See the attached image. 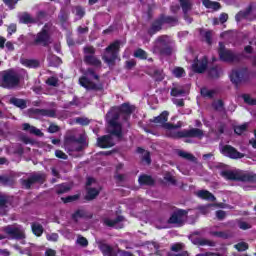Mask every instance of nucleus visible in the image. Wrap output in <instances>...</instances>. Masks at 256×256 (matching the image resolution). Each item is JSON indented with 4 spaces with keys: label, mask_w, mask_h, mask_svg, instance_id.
<instances>
[{
    "label": "nucleus",
    "mask_w": 256,
    "mask_h": 256,
    "mask_svg": "<svg viewBox=\"0 0 256 256\" xmlns=\"http://www.w3.org/2000/svg\"><path fill=\"white\" fill-rule=\"evenodd\" d=\"M163 25H170V27H175L179 25V18L177 16H169L165 14H160L158 18L150 24V27L147 29L149 37L157 35L159 31L163 30Z\"/></svg>",
    "instance_id": "f257e3e1"
},
{
    "label": "nucleus",
    "mask_w": 256,
    "mask_h": 256,
    "mask_svg": "<svg viewBox=\"0 0 256 256\" xmlns=\"http://www.w3.org/2000/svg\"><path fill=\"white\" fill-rule=\"evenodd\" d=\"M85 76H82L79 78V85L86 89V91H103V83H95L89 79V77H92L94 81H99L100 76L95 72V69L93 68H88L86 69Z\"/></svg>",
    "instance_id": "f03ea898"
},
{
    "label": "nucleus",
    "mask_w": 256,
    "mask_h": 256,
    "mask_svg": "<svg viewBox=\"0 0 256 256\" xmlns=\"http://www.w3.org/2000/svg\"><path fill=\"white\" fill-rule=\"evenodd\" d=\"M21 83V75L13 69L2 71L0 74V87L3 89H15Z\"/></svg>",
    "instance_id": "7ed1b4c3"
},
{
    "label": "nucleus",
    "mask_w": 256,
    "mask_h": 256,
    "mask_svg": "<svg viewBox=\"0 0 256 256\" xmlns=\"http://www.w3.org/2000/svg\"><path fill=\"white\" fill-rule=\"evenodd\" d=\"M221 177L227 181H240L241 183H256L255 173H242L238 171L223 170Z\"/></svg>",
    "instance_id": "20e7f679"
},
{
    "label": "nucleus",
    "mask_w": 256,
    "mask_h": 256,
    "mask_svg": "<svg viewBox=\"0 0 256 256\" xmlns=\"http://www.w3.org/2000/svg\"><path fill=\"white\" fill-rule=\"evenodd\" d=\"M51 43H53V38L51 37V24L46 23L34 36L31 45L34 47H49Z\"/></svg>",
    "instance_id": "39448f33"
},
{
    "label": "nucleus",
    "mask_w": 256,
    "mask_h": 256,
    "mask_svg": "<svg viewBox=\"0 0 256 256\" xmlns=\"http://www.w3.org/2000/svg\"><path fill=\"white\" fill-rule=\"evenodd\" d=\"M119 51H121V41L115 40L105 48L102 61H104L108 67L115 66V61H117L119 57Z\"/></svg>",
    "instance_id": "423d86ee"
},
{
    "label": "nucleus",
    "mask_w": 256,
    "mask_h": 256,
    "mask_svg": "<svg viewBox=\"0 0 256 256\" xmlns=\"http://www.w3.org/2000/svg\"><path fill=\"white\" fill-rule=\"evenodd\" d=\"M85 145H87V139L83 135H80L79 138L75 137V135H70L64 139L65 148L71 152L81 153Z\"/></svg>",
    "instance_id": "0eeeda50"
},
{
    "label": "nucleus",
    "mask_w": 256,
    "mask_h": 256,
    "mask_svg": "<svg viewBox=\"0 0 256 256\" xmlns=\"http://www.w3.org/2000/svg\"><path fill=\"white\" fill-rule=\"evenodd\" d=\"M171 139H203L205 132L199 128L184 129L170 133Z\"/></svg>",
    "instance_id": "6e6552de"
},
{
    "label": "nucleus",
    "mask_w": 256,
    "mask_h": 256,
    "mask_svg": "<svg viewBox=\"0 0 256 256\" xmlns=\"http://www.w3.org/2000/svg\"><path fill=\"white\" fill-rule=\"evenodd\" d=\"M151 123H154V125H157V127H162V129H165L166 131H173V129H181V123L173 124L169 123V112L163 111L160 115L153 117L149 120Z\"/></svg>",
    "instance_id": "1a4fd4ad"
},
{
    "label": "nucleus",
    "mask_w": 256,
    "mask_h": 256,
    "mask_svg": "<svg viewBox=\"0 0 256 256\" xmlns=\"http://www.w3.org/2000/svg\"><path fill=\"white\" fill-rule=\"evenodd\" d=\"M119 117H123L119 110L111 114V119L108 121L110 126L109 134L117 137V139H123V125L118 122Z\"/></svg>",
    "instance_id": "9d476101"
},
{
    "label": "nucleus",
    "mask_w": 256,
    "mask_h": 256,
    "mask_svg": "<svg viewBox=\"0 0 256 256\" xmlns=\"http://www.w3.org/2000/svg\"><path fill=\"white\" fill-rule=\"evenodd\" d=\"M189 211L181 208H176L167 220L168 225H176V227H183L185 219H187Z\"/></svg>",
    "instance_id": "9b49d317"
},
{
    "label": "nucleus",
    "mask_w": 256,
    "mask_h": 256,
    "mask_svg": "<svg viewBox=\"0 0 256 256\" xmlns=\"http://www.w3.org/2000/svg\"><path fill=\"white\" fill-rule=\"evenodd\" d=\"M84 58L83 61L85 65H89L91 67H101L102 62L95 56L96 50L93 46H86L83 48Z\"/></svg>",
    "instance_id": "f8f14e48"
},
{
    "label": "nucleus",
    "mask_w": 256,
    "mask_h": 256,
    "mask_svg": "<svg viewBox=\"0 0 256 256\" xmlns=\"http://www.w3.org/2000/svg\"><path fill=\"white\" fill-rule=\"evenodd\" d=\"M47 181V174L43 172L33 173L27 179L21 181L22 187L25 189H31L33 185L38 183L39 185H43Z\"/></svg>",
    "instance_id": "ddd939ff"
},
{
    "label": "nucleus",
    "mask_w": 256,
    "mask_h": 256,
    "mask_svg": "<svg viewBox=\"0 0 256 256\" xmlns=\"http://www.w3.org/2000/svg\"><path fill=\"white\" fill-rule=\"evenodd\" d=\"M158 43V51L160 55H165L166 57H169L173 54V47H171V42L167 40V35H162L157 38Z\"/></svg>",
    "instance_id": "4468645a"
},
{
    "label": "nucleus",
    "mask_w": 256,
    "mask_h": 256,
    "mask_svg": "<svg viewBox=\"0 0 256 256\" xmlns=\"http://www.w3.org/2000/svg\"><path fill=\"white\" fill-rule=\"evenodd\" d=\"M230 81L236 87H239L241 83H247L249 81V72H247V69L233 70L230 74Z\"/></svg>",
    "instance_id": "2eb2a0df"
},
{
    "label": "nucleus",
    "mask_w": 256,
    "mask_h": 256,
    "mask_svg": "<svg viewBox=\"0 0 256 256\" xmlns=\"http://www.w3.org/2000/svg\"><path fill=\"white\" fill-rule=\"evenodd\" d=\"M3 232L8 235L10 239H15L16 241L25 239V230H23L21 227L8 225L3 228Z\"/></svg>",
    "instance_id": "dca6fc26"
},
{
    "label": "nucleus",
    "mask_w": 256,
    "mask_h": 256,
    "mask_svg": "<svg viewBox=\"0 0 256 256\" xmlns=\"http://www.w3.org/2000/svg\"><path fill=\"white\" fill-rule=\"evenodd\" d=\"M220 153L224 157H228V159H243L245 157L244 153L237 151V148L233 147L232 145L226 144L220 148Z\"/></svg>",
    "instance_id": "f3484780"
},
{
    "label": "nucleus",
    "mask_w": 256,
    "mask_h": 256,
    "mask_svg": "<svg viewBox=\"0 0 256 256\" xmlns=\"http://www.w3.org/2000/svg\"><path fill=\"white\" fill-rule=\"evenodd\" d=\"M220 61L224 63H239L243 59V54L234 53L232 50L228 49L227 51L222 50L220 52Z\"/></svg>",
    "instance_id": "a211bd4d"
},
{
    "label": "nucleus",
    "mask_w": 256,
    "mask_h": 256,
    "mask_svg": "<svg viewBox=\"0 0 256 256\" xmlns=\"http://www.w3.org/2000/svg\"><path fill=\"white\" fill-rule=\"evenodd\" d=\"M208 66L209 58L207 56H203L201 59L196 58L192 63V71L193 73L203 74L207 71Z\"/></svg>",
    "instance_id": "6ab92c4d"
},
{
    "label": "nucleus",
    "mask_w": 256,
    "mask_h": 256,
    "mask_svg": "<svg viewBox=\"0 0 256 256\" xmlns=\"http://www.w3.org/2000/svg\"><path fill=\"white\" fill-rule=\"evenodd\" d=\"M112 134L103 135L97 138V147L100 149H111V147H115V142L113 141Z\"/></svg>",
    "instance_id": "aec40b11"
},
{
    "label": "nucleus",
    "mask_w": 256,
    "mask_h": 256,
    "mask_svg": "<svg viewBox=\"0 0 256 256\" xmlns=\"http://www.w3.org/2000/svg\"><path fill=\"white\" fill-rule=\"evenodd\" d=\"M28 113L29 115H39L40 117H50L51 119L57 117V112L53 109L30 108Z\"/></svg>",
    "instance_id": "412c9836"
},
{
    "label": "nucleus",
    "mask_w": 256,
    "mask_h": 256,
    "mask_svg": "<svg viewBox=\"0 0 256 256\" xmlns=\"http://www.w3.org/2000/svg\"><path fill=\"white\" fill-rule=\"evenodd\" d=\"M117 111L122 114L123 121H129V119H131V115L135 111V107L131 106L129 103H123L117 107Z\"/></svg>",
    "instance_id": "4be33fe9"
},
{
    "label": "nucleus",
    "mask_w": 256,
    "mask_h": 256,
    "mask_svg": "<svg viewBox=\"0 0 256 256\" xmlns=\"http://www.w3.org/2000/svg\"><path fill=\"white\" fill-rule=\"evenodd\" d=\"M98 247L103 256H117V250L107 243L100 242Z\"/></svg>",
    "instance_id": "5701e85b"
},
{
    "label": "nucleus",
    "mask_w": 256,
    "mask_h": 256,
    "mask_svg": "<svg viewBox=\"0 0 256 256\" xmlns=\"http://www.w3.org/2000/svg\"><path fill=\"white\" fill-rule=\"evenodd\" d=\"M207 73L209 79H219L223 75V68L219 65L210 66Z\"/></svg>",
    "instance_id": "b1692460"
},
{
    "label": "nucleus",
    "mask_w": 256,
    "mask_h": 256,
    "mask_svg": "<svg viewBox=\"0 0 256 256\" xmlns=\"http://www.w3.org/2000/svg\"><path fill=\"white\" fill-rule=\"evenodd\" d=\"M19 23L22 25H35L37 23V19L33 18L29 12H23L19 16Z\"/></svg>",
    "instance_id": "393cba45"
},
{
    "label": "nucleus",
    "mask_w": 256,
    "mask_h": 256,
    "mask_svg": "<svg viewBox=\"0 0 256 256\" xmlns=\"http://www.w3.org/2000/svg\"><path fill=\"white\" fill-rule=\"evenodd\" d=\"M71 219L74 223H79V219H89V213L85 209H77L72 213Z\"/></svg>",
    "instance_id": "a878e982"
},
{
    "label": "nucleus",
    "mask_w": 256,
    "mask_h": 256,
    "mask_svg": "<svg viewBox=\"0 0 256 256\" xmlns=\"http://www.w3.org/2000/svg\"><path fill=\"white\" fill-rule=\"evenodd\" d=\"M22 131L30 133V135H36V137L43 136V132H41L37 127L31 126L29 123L22 124Z\"/></svg>",
    "instance_id": "bb28decb"
},
{
    "label": "nucleus",
    "mask_w": 256,
    "mask_h": 256,
    "mask_svg": "<svg viewBox=\"0 0 256 256\" xmlns=\"http://www.w3.org/2000/svg\"><path fill=\"white\" fill-rule=\"evenodd\" d=\"M139 185H146L148 187H153L155 185V179H153V176L142 174L138 178Z\"/></svg>",
    "instance_id": "cd10ccee"
},
{
    "label": "nucleus",
    "mask_w": 256,
    "mask_h": 256,
    "mask_svg": "<svg viewBox=\"0 0 256 256\" xmlns=\"http://www.w3.org/2000/svg\"><path fill=\"white\" fill-rule=\"evenodd\" d=\"M252 11H253V6L249 5L245 10L239 11L235 15V21L237 23H240V21H243V19H247V17L251 15Z\"/></svg>",
    "instance_id": "c85d7f7f"
},
{
    "label": "nucleus",
    "mask_w": 256,
    "mask_h": 256,
    "mask_svg": "<svg viewBox=\"0 0 256 256\" xmlns=\"http://www.w3.org/2000/svg\"><path fill=\"white\" fill-rule=\"evenodd\" d=\"M21 65L28 69H39V67H41V62L37 59H22Z\"/></svg>",
    "instance_id": "c756f323"
},
{
    "label": "nucleus",
    "mask_w": 256,
    "mask_h": 256,
    "mask_svg": "<svg viewBox=\"0 0 256 256\" xmlns=\"http://www.w3.org/2000/svg\"><path fill=\"white\" fill-rule=\"evenodd\" d=\"M10 105H14V107H17L18 109H27V100L17 98V97H12L9 100Z\"/></svg>",
    "instance_id": "7c9ffc66"
},
{
    "label": "nucleus",
    "mask_w": 256,
    "mask_h": 256,
    "mask_svg": "<svg viewBox=\"0 0 256 256\" xmlns=\"http://www.w3.org/2000/svg\"><path fill=\"white\" fill-rule=\"evenodd\" d=\"M197 197H199V199H204L205 201H212V203H214V201H217V198L215 197V195H213V193H211L208 190L198 191Z\"/></svg>",
    "instance_id": "2f4dec72"
},
{
    "label": "nucleus",
    "mask_w": 256,
    "mask_h": 256,
    "mask_svg": "<svg viewBox=\"0 0 256 256\" xmlns=\"http://www.w3.org/2000/svg\"><path fill=\"white\" fill-rule=\"evenodd\" d=\"M192 243L193 245H199L200 247H205V245L208 247H215V245H217L215 241L207 240L205 238H193Z\"/></svg>",
    "instance_id": "473e14b6"
},
{
    "label": "nucleus",
    "mask_w": 256,
    "mask_h": 256,
    "mask_svg": "<svg viewBox=\"0 0 256 256\" xmlns=\"http://www.w3.org/2000/svg\"><path fill=\"white\" fill-rule=\"evenodd\" d=\"M233 130L235 135L241 137V135H244V133H247V131H249V123L245 122L241 125H235L233 126Z\"/></svg>",
    "instance_id": "72a5a7b5"
},
{
    "label": "nucleus",
    "mask_w": 256,
    "mask_h": 256,
    "mask_svg": "<svg viewBox=\"0 0 256 256\" xmlns=\"http://www.w3.org/2000/svg\"><path fill=\"white\" fill-rule=\"evenodd\" d=\"M179 3L183 11L184 17H187L189 11L193 9V2H191V0H179Z\"/></svg>",
    "instance_id": "f704fd0d"
},
{
    "label": "nucleus",
    "mask_w": 256,
    "mask_h": 256,
    "mask_svg": "<svg viewBox=\"0 0 256 256\" xmlns=\"http://www.w3.org/2000/svg\"><path fill=\"white\" fill-rule=\"evenodd\" d=\"M202 5H204L206 9H213V11H219V9H221V3L211 0H203Z\"/></svg>",
    "instance_id": "c9c22d12"
},
{
    "label": "nucleus",
    "mask_w": 256,
    "mask_h": 256,
    "mask_svg": "<svg viewBox=\"0 0 256 256\" xmlns=\"http://www.w3.org/2000/svg\"><path fill=\"white\" fill-rule=\"evenodd\" d=\"M124 219L125 218L121 215H118L114 220L106 218L104 219V225H106V227H115L118 223L123 222Z\"/></svg>",
    "instance_id": "e433bc0d"
},
{
    "label": "nucleus",
    "mask_w": 256,
    "mask_h": 256,
    "mask_svg": "<svg viewBox=\"0 0 256 256\" xmlns=\"http://www.w3.org/2000/svg\"><path fill=\"white\" fill-rule=\"evenodd\" d=\"M31 229H32V233L36 237H41V235H43V231H45V229L43 228V225L37 222H34L31 224Z\"/></svg>",
    "instance_id": "4c0bfd02"
},
{
    "label": "nucleus",
    "mask_w": 256,
    "mask_h": 256,
    "mask_svg": "<svg viewBox=\"0 0 256 256\" xmlns=\"http://www.w3.org/2000/svg\"><path fill=\"white\" fill-rule=\"evenodd\" d=\"M210 235L212 237H218V239H231L233 237L231 233L225 231H211Z\"/></svg>",
    "instance_id": "58836bf2"
},
{
    "label": "nucleus",
    "mask_w": 256,
    "mask_h": 256,
    "mask_svg": "<svg viewBox=\"0 0 256 256\" xmlns=\"http://www.w3.org/2000/svg\"><path fill=\"white\" fill-rule=\"evenodd\" d=\"M177 154H178V157H181L182 159H186V161H191L192 163H195V161H197V158H195V156L189 152L178 150Z\"/></svg>",
    "instance_id": "ea45409f"
},
{
    "label": "nucleus",
    "mask_w": 256,
    "mask_h": 256,
    "mask_svg": "<svg viewBox=\"0 0 256 256\" xmlns=\"http://www.w3.org/2000/svg\"><path fill=\"white\" fill-rule=\"evenodd\" d=\"M97 196H99V190H97V188H88L85 199L87 201H93V199H96Z\"/></svg>",
    "instance_id": "a19ab883"
},
{
    "label": "nucleus",
    "mask_w": 256,
    "mask_h": 256,
    "mask_svg": "<svg viewBox=\"0 0 256 256\" xmlns=\"http://www.w3.org/2000/svg\"><path fill=\"white\" fill-rule=\"evenodd\" d=\"M133 55L136 59H140L141 61H146L147 57H149V54H147V51L141 48L136 49Z\"/></svg>",
    "instance_id": "79ce46f5"
},
{
    "label": "nucleus",
    "mask_w": 256,
    "mask_h": 256,
    "mask_svg": "<svg viewBox=\"0 0 256 256\" xmlns=\"http://www.w3.org/2000/svg\"><path fill=\"white\" fill-rule=\"evenodd\" d=\"M9 203H11L9 200V196L2 195L0 193V211H1V209H7V205H9ZM0 215H5V213L0 212Z\"/></svg>",
    "instance_id": "37998d69"
},
{
    "label": "nucleus",
    "mask_w": 256,
    "mask_h": 256,
    "mask_svg": "<svg viewBox=\"0 0 256 256\" xmlns=\"http://www.w3.org/2000/svg\"><path fill=\"white\" fill-rule=\"evenodd\" d=\"M72 13H74L78 19H83L85 17V8L81 5H77L73 8Z\"/></svg>",
    "instance_id": "c03bdc74"
},
{
    "label": "nucleus",
    "mask_w": 256,
    "mask_h": 256,
    "mask_svg": "<svg viewBox=\"0 0 256 256\" xmlns=\"http://www.w3.org/2000/svg\"><path fill=\"white\" fill-rule=\"evenodd\" d=\"M58 19H59L60 23H67V21L69 19V12H67V10L65 8H62L58 15Z\"/></svg>",
    "instance_id": "a18cd8bd"
},
{
    "label": "nucleus",
    "mask_w": 256,
    "mask_h": 256,
    "mask_svg": "<svg viewBox=\"0 0 256 256\" xmlns=\"http://www.w3.org/2000/svg\"><path fill=\"white\" fill-rule=\"evenodd\" d=\"M212 107L214 111H225V102L223 100L219 99L216 102L212 103Z\"/></svg>",
    "instance_id": "49530a36"
},
{
    "label": "nucleus",
    "mask_w": 256,
    "mask_h": 256,
    "mask_svg": "<svg viewBox=\"0 0 256 256\" xmlns=\"http://www.w3.org/2000/svg\"><path fill=\"white\" fill-rule=\"evenodd\" d=\"M234 249H236V251L239 253H242L243 251H247V249H249V244L247 242H240L234 245Z\"/></svg>",
    "instance_id": "de8ad7c7"
},
{
    "label": "nucleus",
    "mask_w": 256,
    "mask_h": 256,
    "mask_svg": "<svg viewBox=\"0 0 256 256\" xmlns=\"http://www.w3.org/2000/svg\"><path fill=\"white\" fill-rule=\"evenodd\" d=\"M200 93L202 97H208L209 99H213V97H215V90H209L205 87L200 90Z\"/></svg>",
    "instance_id": "09e8293b"
},
{
    "label": "nucleus",
    "mask_w": 256,
    "mask_h": 256,
    "mask_svg": "<svg viewBox=\"0 0 256 256\" xmlns=\"http://www.w3.org/2000/svg\"><path fill=\"white\" fill-rule=\"evenodd\" d=\"M173 75L177 79H181V77H185V75H186L185 69L183 67H176L173 70Z\"/></svg>",
    "instance_id": "8fccbe9b"
},
{
    "label": "nucleus",
    "mask_w": 256,
    "mask_h": 256,
    "mask_svg": "<svg viewBox=\"0 0 256 256\" xmlns=\"http://www.w3.org/2000/svg\"><path fill=\"white\" fill-rule=\"evenodd\" d=\"M242 99L244 100V103H246V105H256V99L252 98L251 95L249 94H242Z\"/></svg>",
    "instance_id": "3c124183"
},
{
    "label": "nucleus",
    "mask_w": 256,
    "mask_h": 256,
    "mask_svg": "<svg viewBox=\"0 0 256 256\" xmlns=\"http://www.w3.org/2000/svg\"><path fill=\"white\" fill-rule=\"evenodd\" d=\"M170 95L171 97H181V95H185V90L173 87L170 91Z\"/></svg>",
    "instance_id": "603ef678"
},
{
    "label": "nucleus",
    "mask_w": 256,
    "mask_h": 256,
    "mask_svg": "<svg viewBox=\"0 0 256 256\" xmlns=\"http://www.w3.org/2000/svg\"><path fill=\"white\" fill-rule=\"evenodd\" d=\"M4 5L10 9V11H13L15 7H17V3H19V0H2Z\"/></svg>",
    "instance_id": "864d4df0"
},
{
    "label": "nucleus",
    "mask_w": 256,
    "mask_h": 256,
    "mask_svg": "<svg viewBox=\"0 0 256 256\" xmlns=\"http://www.w3.org/2000/svg\"><path fill=\"white\" fill-rule=\"evenodd\" d=\"M69 191H71V187H69L68 185H65V184H61L56 189L57 195H63V193H69Z\"/></svg>",
    "instance_id": "5fc2aeb1"
},
{
    "label": "nucleus",
    "mask_w": 256,
    "mask_h": 256,
    "mask_svg": "<svg viewBox=\"0 0 256 256\" xmlns=\"http://www.w3.org/2000/svg\"><path fill=\"white\" fill-rule=\"evenodd\" d=\"M46 85H49V87H59V79L51 76L46 80Z\"/></svg>",
    "instance_id": "6e6d98bb"
},
{
    "label": "nucleus",
    "mask_w": 256,
    "mask_h": 256,
    "mask_svg": "<svg viewBox=\"0 0 256 256\" xmlns=\"http://www.w3.org/2000/svg\"><path fill=\"white\" fill-rule=\"evenodd\" d=\"M75 121L78 125H82V127H87V125H89V123H91V120H89V118H85V117H77L75 119Z\"/></svg>",
    "instance_id": "4d7b16f0"
},
{
    "label": "nucleus",
    "mask_w": 256,
    "mask_h": 256,
    "mask_svg": "<svg viewBox=\"0 0 256 256\" xmlns=\"http://www.w3.org/2000/svg\"><path fill=\"white\" fill-rule=\"evenodd\" d=\"M204 38H205V41L208 45H212L213 44V31L211 30H207L205 33H204Z\"/></svg>",
    "instance_id": "13d9d810"
},
{
    "label": "nucleus",
    "mask_w": 256,
    "mask_h": 256,
    "mask_svg": "<svg viewBox=\"0 0 256 256\" xmlns=\"http://www.w3.org/2000/svg\"><path fill=\"white\" fill-rule=\"evenodd\" d=\"M0 183L1 185H12L13 179L9 176L0 175Z\"/></svg>",
    "instance_id": "bf43d9fd"
},
{
    "label": "nucleus",
    "mask_w": 256,
    "mask_h": 256,
    "mask_svg": "<svg viewBox=\"0 0 256 256\" xmlns=\"http://www.w3.org/2000/svg\"><path fill=\"white\" fill-rule=\"evenodd\" d=\"M153 77L158 83L165 79V76H163V72H161V70H154Z\"/></svg>",
    "instance_id": "052dcab7"
},
{
    "label": "nucleus",
    "mask_w": 256,
    "mask_h": 256,
    "mask_svg": "<svg viewBox=\"0 0 256 256\" xmlns=\"http://www.w3.org/2000/svg\"><path fill=\"white\" fill-rule=\"evenodd\" d=\"M183 243H175L171 245L170 251H173L174 253H179V251H183Z\"/></svg>",
    "instance_id": "680f3d73"
},
{
    "label": "nucleus",
    "mask_w": 256,
    "mask_h": 256,
    "mask_svg": "<svg viewBox=\"0 0 256 256\" xmlns=\"http://www.w3.org/2000/svg\"><path fill=\"white\" fill-rule=\"evenodd\" d=\"M76 242L78 245H80V247H87L89 245V240L83 236H79Z\"/></svg>",
    "instance_id": "e2e57ef3"
},
{
    "label": "nucleus",
    "mask_w": 256,
    "mask_h": 256,
    "mask_svg": "<svg viewBox=\"0 0 256 256\" xmlns=\"http://www.w3.org/2000/svg\"><path fill=\"white\" fill-rule=\"evenodd\" d=\"M79 199V194L72 195V196H67L65 198H62V201L64 203H73V201H77Z\"/></svg>",
    "instance_id": "0e129e2a"
},
{
    "label": "nucleus",
    "mask_w": 256,
    "mask_h": 256,
    "mask_svg": "<svg viewBox=\"0 0 256 256\" xmlns=\"http://www.w3.org/2000/svg\"><path fill=\"white\" fill-rule=\"evenodd\" d=\"M238 227L239 229H242V231H247L248 229H251L252 226L245 221H238Z\"/></svg>",
    "instance_id": "69168bd1"
},
{
    "label": "nucleus",
    "mask_w": 256,
    "mask_h": 256,
    "mask_svg": "<svg viewBox=\"0 0 256 256\" xmlns=\"http://www.w3.org/2000/svg\"><path fill=\"white\" fill-rule=\"evenodd\" d=\"M55 157H57L58 159H64V160L69 159V156H67V154H65V152H63L62 150H56Z\"/></svg>",
    "instance_id": "338daca9"
},
{
    "label": "nucleus",
    "mask_w": 256,
    "mask_h": 256,
    "mask_svg": "<svg viewBox=\"0 0 256 256\" xmlns=\"http://www.w3.org/2000/svg\"><path fill=\"white\" fill-rule=\"evenodd\" d=\"M142 161L147 163V165H151V153L149 151L145 152V154L142 157Z\"/></svg>",
    "instance_id": "774afa93"
}]
</instances>
